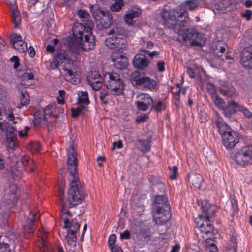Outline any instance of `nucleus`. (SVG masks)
Segmentation results:
<instances>
[{
  "label": "nucleus",
  "instance_id": "19",
  "mask_svg": "<svg viewBox=\"0 0 252 252\" xmlns=\"http://www.w3.org/2000/svg\"><path fill=\"white\" fill-rule=\"evenodd\" d=\"M141 10L139 8L127 10L124 16L125 22L129 26H133L134 24L133 19L139 17L141 14Z\"/></svg>",
  "mask_w": 252,
  "mask_h": 252
},
{
  "label": "nucleus",
  "instance_id": "52",
  "mask_svg": "<svg viewBox=\"0 0 252 252\" xmlns=\"http://www.w3.org/2000/svg\"><path fill=\"white\" fill-rule=\"evenodd\" d=\"M44 235L41 233V238L38 242V246L40 247H42L43 248L46 246V242L44 240Z\"/></svg>",
  "mask_w": 252,
  "mask_h": 252
},
{
  "label": "nucleus",
  "instance_id": "21",
  "mask_svg": "<svg viewBox=\"0 0 252 252\" xmlns=\"http://www.w3.org/2000/svg\"><path fill=\"white\" fill-rule=\"evenodd\" d=\"M34 71L33 69L27 70L21 76V84L25 87H29L33 83Z\"/></svg>",
  "mask_w": 252,
  "mask_h": 252
},
{
  "label": "nucleus",
  "instance_id": "17",
  "mask_svg": "<svg viewBox=\"0 0 252 252\" xmlns=\"http://www.w3.org/2000/svg\"><path fill=\"white\" fill-rule=\"evenodd\" d=\"M112 60L115 66L118 69H123L127 66V59L120 53H113Z\"/></svg>",
  "mask_w": 252,
  "mask_h": 252
},
{
  "label": "nucleus",
  "instance_id": "32",
  "mask_svg": "<svg viewBox=\"0 0 252 252\" xmlns=\"http://www.w3.org/2000/svg\"><path fill=\"white\" fill-rule=\"evenodd\" d=\"M219 91L222 95L226 96L233 97L237 96L238 95L237 93L233 90L232 88L228 90L223 88H220Z\"/></svg>",
  "mask_w": 252,
  "mask_h": 252
},
{
  "label": "nucleus",
  "instance_id": "33",
  "mask_svg": "<svg viewBox=\"0 0 252 252\" xmlns=\"http://www.w3.org/2000/svg\"><path fill=\"white\" fill-rule=\"evenodd\" d=\"M55 109V105H53V104H51L47 106L44 109V113L45 115H46L47 119L50 118V117H56V113L54 111L53 112L52 111V109Z\"/></svg>",
  "mask_w": 252,
  "mask_h": 252
},
{
  "label": "nucleus",
  "instance_id": "46",
  "mask_svg": "<svg viewBox=\"0 0 252 252\" xmlns=\"http://www.w3.org/2000/svg\"><path fill=\"white\" fill-rule=\"evenodd\" d=\"M85 107L81 106L76 108L71 109L72 116L73 117H78L81 113H82V109H84Z\"/></svg>",
  "mask_w": 252,
  "mask_h": 252
},
{
  "label": "nucleus",
  "instance_id": "37",
  "mask_svg": "<svg viewBox=\"0 0 252 252\" xmlns=\"http://www.w3.org/2000/svg\"><path fill=\"white\" fill-rule=\"evenodd\" d=\"M78 16L82 21H87L90 18L88 12L83 9H80L78 11Z\"/></svg>",
  "mask_w": 252,
  "mask_h": 252
},
{
  "label": "nucleus",
  "instance_id": "26",
  "mask_svg": "<svg viewBox=\"0 0 252 252\" xmlns=\"http://www.w3.org/2000/svg\"><path fill=\"white\" fill-rule=\"evenodd\" d=\"M38 214H36V213H34L33 212L30 214L29 218L26 221V225L24 228L25 231L29 233H32L33 232V222L34 220L38 219Z\"/></svg>",
  "mask_w": 252,
  "mask_h": 252
},
{
  "label": "nucleus",
  "instance_id": "62",
  "mask_svg": "<svg viewBox=\"0 0 252 252\" xmlns=\"http://www.w3.org/2000/svg\"><path fill=\"white\" fill-rule=\"evenodd\" d=\"M206 88L210 93H213L215 92V86L211 83H207Z\"/></svg>",
  "mask_w": 252,
  "mask_h": 252
},
{
  "label": "nucleus",
  "instance_id": "1",
  "mask_svg": "<svg viewBox=\"0 0 252 252\" xmlns=\"http://www.w3.org/2000/svg\"><path fill=\"white\" fill-rule=\"evenodd\" d=\"M67 167L69 172L68 180L69 188L67 192V204L64 202V180L61 181V187L59 189V195L62 201L61 216L63 220V227L67 229L65 240L66 244L71 248L75 247L76 244V233L80 227L77 220L73 219L70 222L66 217H71L70 212L68 210V208L75 207L82 203L84 199V194L81 189L79 181V175L77 172V153L73 145L69 146L67 148Z\"/></svg>",
  "mask_w": 252,
  "mask_h": 252
},
{
  "label": "nucleus",
  "instance_id": "23",
  "mask_svg": "<svg viewBox=\"0 0 252 252\" xmlns=\"http://www.w3.org/2000/svg\"><path fill=\"white\" fill-rule=\"evenodd\" d=\"M73 69H75L74 62H73V65H69L68 68L65 69V71H66L67 74L70 77L69 81L73 84H77L80 82V78L78 73L75 71Z\"/></svg>",
  "mask_w": 252,
  "mask_h": 252
},
{
  "label": "nucleus",
  "instance_id": "47",
  "mask_svg": "<svg viewBox=\"0 0 252 252\" xmlns=\"http://www.w3.org/2000/svg\"><path fill=\"white\" fill-rule=\"evenodd\" d=\"M53 105H55V109H52V111L56 113V117H58L60 114H62L63 112V108L62 107L59 106L58 104L53 103Z\"/></svg>",
  "mask_w": 252,
  "mask_h": 252
},
{
  "label": "nucleus",
  "instance_id": "30",
  "mask_svg": "<svg viewBox=\"0 0 252 252\" xmlns=\"http://www.w3.org/2000/svg\"><path fill=\"white\" fill-rule=\"evenodd\" d=\"M189 34L188 29L186 30H180L178 33V40L183 44L187 45V41L189 39Z\"/></svg>",
  "mask_w": 252,
  "mask_h": 252
},
{
  "label": "nucleus",
  "instance_id": "64",
  "mask_svg": "<svg viewBox=\"0 0 252 252\" xmlns=\"http://www.w3.org/2000/svg\"><path fill=\"white\" fill-rule=\"evenodd\" d=\"M214 102L217 105H221V104L224 103L223 100L221 98H220L218 95L215 96L214 99Z\"/></svg>",
  "mask_w": 252,
  "mask_h": 252
},
{
  "label": "nucleus",
  "instance_id": "57",
  "mask_svg": "<svg viewBox=\"0 0 252 252\" xmlns=\"http://www.w3.org/2000/svg\"><path fill=\"white\" fill-rule=\"evenodd\" d=\"M112 252H122V250L119 246L114 245L113 246L109 247Z\"/></svg>",
  "mask_w": 252,
  "mask_h": 252
},
{
  "label": "nucleus",
  "instance_id": "24",
  "mask_svg": "<svg viewBox=\"0 0 252 252\" xmlns=\"http://www.w3.org/2000/svg\"><path fill=\"white\" fill-rule=\"evenodd\" d=\"M17 198L16 193H12L11 194H5L4 196V200L1 204V206L3 209H8L11 208V206H9L11 204H14Z\"/></svg>",
  "mask_w": 252,
  "mask_h": 252
},
{
  "label": "nucleus",
  "instance_id": "16",
  "mask_svg": "<svg viewBox=\"0 0 252 252\" xmlns=\"http://www.w3.org/2000/svg\"><path fill=\"white\" fill-rule=\"evenodd\" d=\"M190 45L201 47L206 42V38L204 34L195 31L190 32Z\"/></svg>",
  "mask_w": 252,
  "mask_h": 252
},
{
  "label": "nucleus",
  "instance_id": "60",
  "mask_svg": "<svg viewBox=\"0 0 252 252\" xmlns=\"http://www.w3.org/2000/svg\"><path fill=\"white\" fill-rule=\"evenodd\" d=\"M252 14V11L251 10H247L246 12L243 14V16L245 17L247 20H250Z\"/></svg>",
  "mask_w": 252,
  "mask_h": 252
},
{
  "label": "nucleus",
  "instance_id": "28",
  "mask_svg": "<svg viewBox=\"0 0 252 252\" xmlns=\"http://www.w3.org/2000/svg\"><path fill=\"white\" fill-rule=\"evenodd\" d=\"M243 107L244 106L239 104L238 103L234 100H232L228 103L227 109L229 110V113L228 114H226V115L228 116L231 115V114L235 113L237 111L241 112Z\"/></svg>",
  "mask_w": 252,
  "mask_h": 252
},
{
  "label": "nucleus",
  "instance_id": "14",
  "mask_svg": "<svg viewBox=\"0 0 252 252\" xmlns=\"http://www.w3.org/2000/svg\"><path fill=\"white\" fill-rule=\"evenodd\" d=\"M22 36L13 33L10 36V41L14 48L20 53H25L27 50V44Z\"/></svg>",
  "mask_w": 252,
  "mask_h": 252
},
{
  "label": "nucleus",
  "instance_id": "63",
  "mask_svg": "<svg viewBox=\"0 0 252 252\" xmlns=\"http://www.w3.org/2000/svg\"><path fill=\"white\" fill-rule=\"evenodd\" d=\"M157 66L158 67V69L160 71H163L165 69L164 68V63L162 62H159L157 63Z\"/></svg>",
  "mask_w": 252,
  "mask_h": 252
},
{
  "label": "nucleus",
  "instance_id": "15",
  "mask_svg": "<svg viewBox=\"0 0 252 252\" xmlns=\"http://www.w3.org/2000/svg\"><path fill=\"white\" fill-rule=\"evenodd\" d=\"M87 79L89 84L93 90L98 91L102 87V78L97 71H91L89 73Z\"/></svg>",
  "mask_w": 252,
  "mask_h": 252
},
{
  "label": "nucleus",
  "instance_id": "41",
  "mask_svg": "<svg viewBox=\"0 0 252 252\" xmlns=\"http://www.w3.org/2000/svg\"><path fill=\"white\" fill-rule=\"evenodd\" d=\"M165 107V103L160 101H158L153 106L154 110L158 112H161L163 110H164Z\"/></svg>",
  "mask_w": 252,
  "mask_h": 252
},
{
  "label": "nucleus",
  "instance_id": "27",
  "mask_svg": "<svg viewBox=\"0 0 252 252\" xmlns=\"http://www.w3.org/2000/svg\"><path fill=\"white\" fill-rule=\"evenodd\" d=\"M78 102L82 106L84 107L90 103L88 93L87 91H79L78 93Z\"/></svg>",
  "mask_w": 252,
  "mask_h": 252
},
{
  "label": "nucleus",
  "instance_id": "6",
  "mask_svg": "<svg viewBox=\"0 0 252 252\" xmlns=\"http://www.w3.org/2000/svg\"><path fill=\"white\" fill-rule=\"evenodd\" d=\"M104 86L110 93L114 95L123 94L125 84L120 75L115 72H107L103 74Z\"/></svg>",
  "mask_w": 252,
  "mask_h": 252
},
{
  "label": "nucleus",
  "instance_id": "4",
  "mask_svg": "<svg viewBox=\"0 0 252 252\" xmlns=\"http://www.w3.org/2000/svg\"><path fill=\"white\" fill-rule=\"evenodd\" d=\"M161 16L164 21V24L169 28L178 25L180 27H185L189 21L187 11L183 8L171 10L165 6L162 9Z\"/></svg>",
  "mask_w": 252,
  "mask_h": 252
},
{
  "label": "nucleus",
  "instance_id": "48",
  "mask_svg": "<svg viewBox=\"0 0 252 252\" xmlns=\"http://www.w3.org/2000/svg\"><path fill=\"white\" fill-rule=\"evenodd\" d=\"M123 147V144L121 140H118L117 141H114L113 143V147L112 148V150L114 151L116 149H122Z\"/></svg>",
  "mask_w": 252,
  "mask_h": 252
},
{
  "label": "nucleus",
  "instance_id": "29",
  "mask_svg": "<svg viewBox=\"0 0 252 252\" xmlns=\"http://www.w3.org/2000/svg\"><path fill=\"white\" fill-rule=\"evenodd\" d=\"M34 119L35 124L46 125L48 123V119L46 115L44 114V111L36 112Z\"/></svg>",
  "mask_w": 252,
  "mask_h": 252
},
{
  "label": "nucleus",
  "instance_id": "7",
  "mask_svg": "<svg viewBox=\"0 0 252 252\" xmlns=\"http://www.w3.org/2000/svg\"><path fill=\"white\" fill-rule=\"evenodd\" d=\"M124 34V30L120 27H115L108 32V37L105 40V44L108 48L115 49L121 52L125 48V43L121 40Z\"/></svg>",
  "mask_w": 252,
  "mask_h": 252
},
{
  "label": "nucleus",
  "instance_id": "39",
  "mask_svg": "<svg viewBox=\"0 0 252 252\" xmlns=\"http://www.w3.org/2000/svg\"><path fill=\"white\" fill-rule=\"evenodd\" d=\"M209 241H211L210 238H206L205 243L209 245L206 248V252H218L217 246L213 243L209 244Z\"/></svg>",
  "mask_w": 252,
  "mask_h": 252
},
{
  "label": "nucleus",
  "instance_id": "11",
  "mask_svg": "<svg viewBox=\"0 0 252 252\" xmlns=\"http://www.w3.org/2000/svg\"><path fill=\"white\" fill-rule=\"evenodd\" d=\"M64 63V69L70 64L73 65V61L67 58L66 52L63 50L57 53L53 61L51 63L50 67L52 69H56L59 64Z\"/></svg>",
  "mask_w": 252,
  "mask_h": 252
},
{
  "label": "nucleus",
  "instance_id": "54",
  "mask_svg": "<svg viewBox=\"0 0 252 252\" xmlns=\"http://www.w3.org/2000/svg\"><path fill=\"white\" fill-rule=\"evenodd\" d=\"M141 51L148 54L149 57H150L151 58H153L154 57L158 56L159 54V52L158 51H153L152 52H150L149 51L146 50L144 49H142Z\"/></svg>",
  "mask_w": 252,
  "mask_h": 252
},
{
  "label": "nucleus",
  "instance_id": "5",
  "mask_svg": "<svg viewBox=\"0 0 252 252\" xmlns=\"http://www.w3.org/2000/svg\"><path fill=\"white\" fill-rule=\"evenodd\" d=\"M170 207L166 198L163 195H157L153 206V219L157 224L165 223L170 217Z\"/></svg>",
  "mask_w": 252,
  "mask_h": 252
},
{
  "label": "nucleus",
  "instance_id": "38",
  "mask_svg": "<svg viewBox=\"0 0 252 252\" xmlns=\"http://www.w3.org/2000/svg\"><path fill=\"white\" fill-rule=\"evenodd\" d=\"M144 87L150 90L155 89L156 88V83L154 80L151 79L148 77L147 80L145 82Z\"/></svg>",
  "mask_w": 252,
  "mask_h": 252
},
{
  "label": "nucleus",
  "instance_id": "31",
  "mask_svg": "<svg viewBox=\"0 0 252 252\" xmlns=\"http://www.w3.org/2000/svg\"><path fill=\"white\" fill-rule=\"evenodd\" d=\"M225 45L222 42L219 41L213 48L214 53L216 54L220 59L222 56L221 55H220L219 54H222L225 52Z\"/></svg>",
  "mask_w": 252,
  "mask_h": 252
},
{
  "label": "nucleus",
  "instance_id": "20",
  "mask_svg": "<svg viewBox=\"0 0 252 252\" xmlns=\"http://www.w3.org/2000/svg\"><path fill=\"white\" fill-rule=\"evenodd\" d=\"M133 64L135 68L143 69L148 66L149 61L144 55L138 54L134 57Z\"/></svg>",
  "mask_w": 252,
  "mask_h": 252
},
{
  "label": "nucleus",
  "instance_id": "25",
  "mask_svg": "<svg viewBox=\"0 0 252 252\" xmlns=\"http://www.w3.org/2000/svg\"><path fill=\"white\" fill-rule=\"evenodd\" d=\"M216 124L219 132L221 136H222V135H224L227 132H229L232 130L228 125L225 123L221 118H218L216 119Z\"/></svg>",
  "mask_w": 252,
  "mask_h": 252
},
{
  "label": "nucleus",
  "instance_id": "18",
  "mask_svg": "<svg viewBox=\"0 0 252 252\" xmlns=\"http://www.w3.org/2000/svg\"><path fill=\"white\" fill-rule=\"evenodd\" d=\"M241 61L245 68L252 69V46L243 51Z\"/></svg>",
  "mask_w": 252,
  "mask_h": 252
},
{
  "label": "nucleus",
  "instance_id": "56",
  "mask_svg": "<svg viewBox=\"0 0 252 252\" xmlns=\"http://www.w3.org/2000/svg\"><path fill=\"white\" fill-rule=\"evenodd\" d=\"M147 119L148 115L147 114H144L142 116L137 117L136 119V121L137 123H140L146 121Z\"/></svg>",
  "mask_w": 252,
  "mask_h": 252
},
{
  "label": "nucleus",
  "instance_id": "10",
  "mask_svg": "<svg viewBox=\"0 0 252 252\" xmlns=\"http://www.w3.org/2000/svg\"><path fill=\"white\" fill-rule=\"evenodd\" d=\"M92 15L98 26L103 28L109 27L112 23V17L107 10L97 9L92 12Z\"/></svg>",
  "mask_w": 252,
  "mask_h": 252
},
{
  "label": "nucleus",
  "instance_id": "36",
  "mask_svg": "<svg viewBox=\"0 0 252 252\" xmlns=\"http://www.w3.org/2000/svg\"><path fill=\"white\" fill-rule=\"evenodd\" d=\"M138 147L139 149L143 152L147 151L150 149V145L147 141L139 140L138 141Z\"/></svg>",
  "mask_w": 252,
  "mask_h": 252
},
{
  "label": "nucleus",
  "instance_id": "34",
  "mask_svg": "<svg viewBox=\"0 0 252 252\" xmlns=\"http://www.w3.org/2000/svg\"><path fill=\"white\" fill-rule=\"evenodd\" d=\"M123 5V0H115L114 2L111 6L110 9L112 11L117 12L121 9Z\"/></svg>",
  "mask_w": 252,
  "mask_h": 252
},
{
  "label": "nucleus",
  "instance_id": "50",
  "mask_svg": "<svg viewBox=\"0 0 252 252\" xmlns=\"http://www.w3.org/2000/svg\"><path fill=\"white\" fill-rule=\"evenodd\" d=\"M20 100L21 104L23 106L26 105L29 102L28 95L25 94H22Z\"/></svg>",
  "mask_w": 252,
  "mask_h": 252
},
{
  "label": "nucleus",
  "instance_id": "9",
  "mask_svg": "<svg viewBox=\"0 0 252 252\" xmlns=\"http://www.w3.org/2000/svg\"><path fill=\"white\" fill-rule=\"evenodd\" d=\"M2 131L5 132V144L6 147L9 150H14L18 146L19 142L17 137V130L14 126L7 122V126Z\"/></svg>",
  "mask_w": 252,
  "mask_h": 252
},
{
  "label": "nucleus",
  "instance_id": "43",
  "mask_svg": "<svg viewBox=\"0 0 252 252\" xmlns=\"http://www.w3.org/2000/svg\"><path fill=\"white\" fill-rule=\"evenodd\" d=\"M169 169L170 170V179L172 180L176 179L177 176V167L176 165H174L173 167L169 166Z\"/></svg>",
  "mask_w": 252,
  "mask_h": 252
},
{
  "label": "nucleus",
  "instance_id": "53",
  "mask_svg": "<svg viewBox=\"0 0 252 252\" xmlns=\"http://www.w3.org/2000/svg\"><path fill=\"white\" fill-rule=\"evenodd\" d=\"M10 61L14 63V64L13 65V67L15 69H16L18 67L19 65V58H18L17 56H13L11 59H10Z\"/></svg>",
  "mask_w": 252,
  "mask_h": 252
},
{
  "label": "nucleus",
  "instance_id": "58",
  "mask_svg": "<svg viewBox=\"0 0 252 252\" xmlns=\"http://www.w3.org/2000/svg\"><path fill=\"white\" fill-rule=\"evenodd\" d=\"M197 0H190V10H193L198 5Z\"/></svg>",
  "mask_w": 252,
  "mask_h": 252
},
{
  "label": "nucleus",
  "instance_id": "44",
  "mask_svg": "<svg viewBox=\"0 0 252 252\" xmlns=\"http://www.w3.org/2000/svg\"><path fill=\"white\" fill-rule=\"evenodd\" d=\"M41 146L38 142L32 143L31 145V150L32 153H36L40 151Z\"/></svg>",
  "mask_w": 252,
  "mask_h": 252
},
{
  "label": "nucleus",
  "instance_id": "2",
  "mask_svg": "<svg viewBox=\"0 0 252 252\" xmlns=\"http://www.w3.org/2000/svg\"><path fill=\"white\" fill-rule=\"evenodd\" d=\"M87 28L81 23L75 24L72 29L73 36L79 43L82 50L93 49L95 45V39L91 31L94 28V24L92 21H88Z\"/></svg>",
  "mask_w": 252,
  "mask_h": 252
},
{
  "label": "nucleus",
  "instance_id": "42",
  "mask_svg": "<svg viewBox=\"0 0 252 252\" xmlns=\"http://www.w3.org/2000/svg\"><path fill=\"white\" fill-rule=\"evenodd\" d=\"M65 97V92L63 90L59 91V96L57 98V101L59 104H64V99Z\"/></svg>",
  "mask_w": 252,
  "mask_h": 252
},
{
  "label": "nucleus",
  "instance_id": "45",
  "mask_svg": "<svg viewBox=\"0 0 252 252\" xmlns=\"http://www.w3.org/2000/svg\"><path fill=\"white\" fill-rule=\"evenodd\" d=\"M29 129L30 127L28 126H26L24 127L23 129L18 130V133L19 136L23 138L27 137L28 136V132Z\"/></svg>",
  "mask_w": 252,
  "mask_h": 252
},
{
  "label": "nucleus",
  "instance_id": "8",
  "mask_svg": "<svg viewBox=\"0 0 252 252\" xmlns=\"http://www.w3.org/2000/svg\"><path fill=\"white\" fill-rule=\"evenodd\" d=\"M232 158L238 165L245 166L252 164V147H243L233 154Z\"/></svg>",
  "mask_w": 252,
  "mask_h": 252
},
{
  "label": "nucleus",
  "instance_id": "22",
  "mask_svg": "<svg viewBox=\"0 0 252 252\" xmlns=\"http://www.w3.org/2000/svg\"><path fill=\"white\" fill-rule=\"evenodd\" d=\"M147 77L138 71H135L131 76V81L134 85L144 87L145 82L147 80Z\"/></svg>",
  "mask_w": 252,
  "mask_h": 252
},
{
  "label": "nucleus",
  "instance_id": "51",
  "mask_svg": "<svg viewBox=\"0 0 252 252\" xmlns=\"http://www.w3.org/2000/svg\"><path fill=\"white\" fill-rule=\"evenodd\" d=\"M116 236L115 234H111L109 238L108 239V245L109 247H110L111 246H113V245H115V242L116 241Z\"/></svg>",
  "mask_w": 252,
  "mask_h": 252
},
{
  "label": "nucleus",
  "instance_id": "35",
  "mask_svg": "<svg viewBox=\"0 0 252 252\" xmlns=\"http://www.w3.org/2000/svg\"><path fill=\"white\" fill-rule=\"evenodd\" d=\"M202 178L200 175H193L192 177V186L196 189H200Z\"/></svg>",
  "mask_w": 252,
  "mask_h": 252
},
{
  "label": "nucleus",
  "instance_id": "49",
  "mask_svg": "<svg viewBox=\"0 0 252 252\" xmlns=\"http://www.w3.org/2000/svg\"><path fill=\"white\" fill-rule=\"evenodd\" d=\"M241 112L243 114L244 116L247 118L250 119L252 117V112L245 107L243 108Z\"/></svg>",
  "mask_w": 252,
  "mask_h": 252
},
{
  "label": "nucleus",
  "instance_id": "12",
  "mask_svg": "<svg viewBox=\"0 0 252 252\" xmlns=\"http://www.w3.org/2000/svg\"><path fill=\"white\" fill-rule=\"evenodd\" d=\"M221 137L223 144L227 149H232L234 148L239 141L238 135L232 130L222 135Z\"/></svg>",
  "mask_w": 252,
  "mask_h": 252
},
{
  "label": "nucleus",
  "instance_id": "55",
  "mask_svg": "<svg viewBox=\"0 0 252 252\" xmlns=\"http://www.w3.org/2000/svg\"><path fill=\"white\" fill-rule=\"evenodd\" d=\"M190 252H201L200 248L196 244H192L190 246Z\"/></svg>",
  "mask_w": 252,
  "mask_h": 252
},
{
  "label": "nucleus",
  "instance_id": "3",
  "mask_svg": "<svg viewBox=\"0 0 252 252\" xmlns=\"http://www.w3.org/2000/svg\"><path fill=\"white\" fill-rule=\"evenodd\" d=\"M198 205L200 206L204 216L199 215L195 219V223L202 233L206 235V237H211L213 233L214 227L210 221V219L215 214L216 208L215 206L210 205L205 200L198 202Z\"/></svg>",
  "mask_w": 252,
  "mask_h": 252
},
{
  "label": "nucleus",
  "instance_id": "59",
  "mask_svg": "<svg viewBox=\"0 0 252 252\" xmlns=\"http://www.w3.org/2000/svg\"><path fill=\"white\" fill-rule=\"evenodd\" d=\"M120 237L121 239H128L130 237V233L128 230H125L121 234Z\"/></svg>",
  "mask_w": 252,
  "mask_h": 252
},
{
  "label": "nucleus",
  "instance_id": "40",
  "mask_svg": "<svg viewBox=\"0 0 252 252\" xmlns=\"http://www.w3.org/2000/svg\"><path fill=\"white\" fill-rule=\"evenodd\" d=\"M4 113L6 118H7L9 121H12V123L14 124L17 123V122L15 120V118L13 114L12 109L8 108L7 110H5Z\"/></svg>",
  "mask_w": 252,
  "mask_h": 252
},
{
  "label": "nucleus",
  "instance_id": "13",
  "mask_svg": "<svg viewBox=\"0 0 252 252\" xmlns=\"http://www.w3.org/2000/svg\"><path fill=\"white\" fill-rule=\"evenodd\" d=\"M135 103L138 110L146 111L152 105L153 100L149 94H141L137 96Z\"/></svg>",
  "mask_w": 252,
  "mask_h": 252
},
{
  "label": "nucleus",
  "instance_id": "61",
  "mask_svg": "<svg viewBox=\"0 0 252 252\" xmlns=\"http://www.w3.org/2000/svg\"><path fill=\"white\" fill-rule=\"evenodd\" d=\"M220 60H222L223 62H225V60H228V63H231L233 62V58L231 56L227 54L225 56L224 58H220Z\"/></svg>",
  "mask_w": 252,
  "mask_h": 252
}]
</instances>
